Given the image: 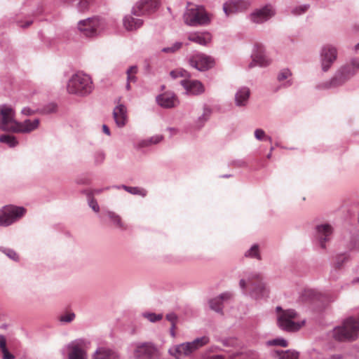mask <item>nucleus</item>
Returning <instances> with one entry per match:
<instances>
[{"mask_svg": "<svg viewBox=\"0 0 359 359\" xmlns=\"http://www.w3.org/2000/svg\"><path fill=\"white\" fill-rule=\"evenodd\" d=\"M272 150H273V148H271V151H270V153H269V154L267 155V156H266V157H267V158H271V151H272Z\"/></svg>", "mask_w": 359, "mask_h": 359, "instance_id": "56", "label": "nucleus"}, {"mask_svg": "<svg viewBox=\"0 0 359 359\" xmlns=\"http://www.w3.org/2000/svg\"><path fill=\"white\" fill-rule=\"evenodd\" d=\"M170 130L175 131V129H173V128H170Z\"/></svg>", "mask_w": 359, "mask_h": 359, "instance_id": "59", "label": "nucleus"}, {"mask_svg": "<svg viewBox=\"0 0 359 359\" xmlns=\"http://www.w3.org/2000/svg\"><path fill=\"white\" fill-rule=\"evenodd\" d=\"M189 65L201 72L212 68L215 64L214 58L202 53L192 55L189 60Z\"/></svg>", "mask_w": 359, "mask_h": 359, "instance_id": "10", "label": "nucleus"}, {"mask_svg": "<svg viewBox=\"0 0 359 359\" xmlns=\"http://www.w3.org/2000/svg\"><path fill=\"white\" fill-rule=\"evenodd\" d=\"M250 3L245 0H229L223 5V10L226 15L247 11Z\"/></svg>", "mask_w": 359, "mask_h": 359, "instance_id": "12", "label": "nucleus"}, {"mask_svg": "<svg viewBox=\"0 0 359 359\" xmlns=\"http://www.w3.org/2000/svg\"><path fill=\"white\" fill-rule=\"evenodd\" d=\"M69 359H86L81 342L73 343L69 346Z\"/></svg>", "mask_w": 359, "mask_h": 359, "instance_id": "22", "label": "nucleus"}, {"mask_svg": "<svg viewBox=\"0 0 359 359\" xmlns=\"http://www.w3.org/2000/svg\"><path fill=\"white\" fill-rule=\"evenodd\" d=\"M276 353L277 355H278L280 354V353H279V351H276Z\"/></svg>", "mask_w": 359, "mask_h": 359, "instance_id": "58", "label": "nucleus"}, {"mask_svg": "<svg viewBox=\"0 0 359 359\" xmlns=\"http://www.w3.org/2000/svg\"><path fill=\"white\" fill-rule=\"evenodd\" d=\"M188 39L201 46H206L211 42L212 36L208 32L191 33L189 35Z\"/></svg>", "mask_w": 359, "mask_h": 359, "instance_id": "23", "label": "nucleus"}, {"mask_svg": "<svg viewBox=\"0 0 359 359\" xmlns=\"http://www.w3.org/2000/svg\"><path fill=\"white\" fill-rule=\"evenodd\" d=\"M355 49H359V43L355 46Z\"/></svg>", "mask_w": 359, "mask_h": 359, "instance_id": "57", "label": "nucleus"}, {"mask_svg": "<svg viewBox=\"0 0 359 359\" xmlns=\"http://www.w3.org/2000/svg\"><path fill=\"white\" fill-rule=\"evenodd\" d=\"M170 74L173 79L182 77L185 79L187 77H189V74L186 70L181 69H175L170 72Z\"/></svg>", "mask_w": 359, "mask_h": 359, "instance_id": "35", "label": "nucleus"}, {"mask_svg": "<svg viewBox=\"0 0 359 359\" xmlns=\"http://www.w3.org/2000/svg\"><path fill=\"white\" fill-rule=\"evenodd\" d=\"M151 322H156L162 318V315H156L155 313H148L145 316Z\"/></svg>", "mask_w": 359, "mask_h": 359, "instance_id": "44", "label": "nucleus"}, {"mask_svg": "<svg viewBox=\"0 0 359 359\" xmlns=\"http://www.w3.org/2000/svg\"><path fill=\"white\" fill-rule=\"evenodd\" d=\"M182 46V43L176 42L171 47L164 48L162 51L164 53H175L180 50Z\"/></svg>", "mask_w": 359, "mask_h": 359, "instance_id": "38", "label": "nucleus"}, {"mask_svg": "<svg viewBox=\"0 0 359 359\" xmlns=\"http://www.w3.org/2000/svg\"><path fill=\"white\" fill-rule=\"evenodd\" d=\"M255 136L257 140H261L265 137V132L262 129H257L255 131Z\"/></svg>", "mask_w": 359, "mask_h": 359, "instance_id": "45", "label": "nucleus"}, {"mask_svg": "<svg viewBox=\"0 0 359 359\" xmlns=\"http://www.w3.org/2000/svg\"><path fill=\"white\" fill-rule=\"evenodd\" d=\"M209 339L207 337H203L195 339L192 342L183 343L175 346L170 348L169 353L177 359H180L184 356L190 355L198 348L207 344Z\"/></svg>", "mask_w": 359, "mask_h": 359, "instance_id": "6", "label": "nucleus"}, {"mask_svg": "<svg viewBox=\"0 0 359 359\" xmlns=\"http://www.w3.org/2000/svg\"><path fill=\"white\" fill-rule=\"evenodd\" d=\"M355 68H359V62L354 60L351 65L340 68L330 80L319 83L317 88L327 90L343 85L355 74Z\"/></svg>", "mask_w": 359, "mask_h": 359, "instance_id": "3", "label": "nucleus"}, {"mask_svg": "<svg viewBox=\"0 0 359 359\" xmlns=\"http://www.w3.org/2000/svg\"><path fill=\"white\" fill-rule=\"evenodd\" d=\"M245 257L257 258L258 259H261V257L259 252V246L257 245H254L252 248L248 250L245 254Z\"/></svg>", "mask_w": 359, "mask_h": 359, "instance_id": "31", "label": "nucleus"}, {"mask_svg": "<svg viewBox=\"0 0 359 359\" xmlns=\"http://www.w3.org/2000/svg\"><path fill=\"white\" fill-rule=\"evenodd\" d=\"M181 85L186 90L187 94L197 95L205 91L203 84L198 80L183 79L180 81Z\"/></svg>", "mask_w": 359, "mask_h": 359, "instance_id": "17", "label": "nucleus"}, {"mask_svg": "<svg viewBox=\"0 0 359 359\" xmlns=\"http://www.w3.org/2000/svg\"><path fill=\"white\" fill-rule=\"evenodd\" d=\"M166 319L168 320H169L170 322H171V323H172L171 334L172 337H175L174 329L175 327V323L177 321V316L173 313H169L166 316Z\"/></svg>", "mask_w": 359, "mask_h": 359, "instance_id": "39", "label": "nucleus"}, {"mask_svg": "<svg viewBox=\"0 0 359 359\" xmlns=\"http://www.w3.org/2000/svg\"><path fill=\"white\" fill-rule=\"evenodd\" d=\"M274 15V11L271 6H266L261 9H257L250 14L252 22L259 24L262 23Z\"/></svg>", "mask_w": 359, "mask_h": 359, "instance_id": "16", "label": "nucleus"}, {"mask_svg": "<svg viewBox=\"0 0 359 359\" xmlns=\"http://www.w3.org/2000/svg\"><path fill=\"white\" fill-rule=\"evenodd\" d=\"M255 52L252 56V62L250 64L249 67H252L256 65L261 67L269 65L270 60L264 55V48L262 45L255 46Z\"/></svg>", "mask_w": 359, "mask_h": 359, "instance_id": "20", "label": "nucleus"}, {"mask_svg": "<svg viewBox=\"0 0 359 359\" xmlns=\"http://www.w3.org/2000/svg\"><path fill=\"white\" fill-rule=\"evenodd\" d=\"M231 294L229 292L222 294L220 296L212 299L210 301V307L216 312H221L222 310V305L223 302L231 299Z\"/></svg>", "mask_w": 359, "mask_h": 359, "instance_id": "24", "label": "nucleus"}, {"mask_svg": "<svg viewBox=\"0 0 359 359\" xmlns=\"http://www.w3.org/2000/svg\"><path fill=\"white\" fill-rule=\"evenodd\" d=\"M210 114L211 111L210 109L204 108L203 115L198 118V120L197 121L198 127H201L203 126L204 123L209 118Z\"/></svg>", "mask_w": 359, "mask_h": 359, "instance_id": "33", "label": "nucleus"}, {"mask_svg": "<svg viewBox=\"0 0 359 359\" xmlns=\"http://www.w3.org/2000/svg\"><path fill=\"white\" fill-rule=\"evenodd\" d=\"M184 22L190 26L207 25L210 18L202 6H195L187 9L184 15Z\"/></svg>", "mask_w": 359, "mask_h": 359, "instance_id": "9", "label": "nucleus"}, {"mask_svg": "<svg viewBox=\"0 0 359 359\" xmlns=\"http://www.w3.org/2000/svg\"><path fill=\"white\" fill-rule=\"evenodd\" d=\"M105 27L104 21L97 17L81 20L78 23V29L87 37H93L99 34Z\"/></svg>", "mask_w": 359, "mask_h": 359, "instance_id": "8", "label": "nucleus"}, {"mask_svg": "<svg viewBox=\"0 0 359 359\" xmlns=\"http://www.w3.org/2000/svg\"><path fill=\"white\" fill-rule=\"evenodd\" d=\"M93 359H119V357L114 351L101 348L96 351Z\"/></svg>", "mask_w": 359, "mask_h": 359, "instance_id": "25", "label": "nucleus"}, {"mask_svg": "<svg viewBox=\"0 0 359 359\" xmlns=\"http://www.w3.org/2000/svg\"><path fill=\"white\" fill-rule=\"evenodd\" d=\"M268 346H280L282 347L287 346V342L283 339H276L269 340L266 342Z\"/></svg>", "mask_w": 359, "mask_h": 359, "instance_id": "36", "label": "nucleus"}, {"mask_svg": "<svg viewBox=\"0 0 359 359\" xmlns=\"http://www.w3.org/2000/svg\"><path fill=\"white\" fill-rule=\"evenodd\" d=\"M291 76V72L288 69H283L278 76L279 81H282Z\"/></svg>", "mask_w": 359, "mask_h": 359, "instance_id": "41", "label": "nucleus"}, {"mask_svg": "<svg viewBox=\"0 0 359 359\" xmlns=\"http://www.w3.org/2000/svg\"><path fill=\"white\" fill-rule=\"evenodd\" d=\"M278 312V324L285 331L294 332L299 330L304 322L297 321L298 315L294 310H283L281 307L276 308Z\"/></svg>", "mask_w": 359, "mask_h": 359, "instance_id": "5", "label": "nucleus"}, {"mask_svg": "<svg viewBox=\"0 0 359 359\" xmlns=\"http://www.w3.org/2000/svg\"><path fill=\"white\" fill-rule=\"evenodd\" d=\"M158 0H141L133 8L135 15L149 14L154 12L158 7Z\"/></svg>", "mask_w": 359, "mask_h": 359, "instance_id": "13", "label": "nucleus"}, {"mask_svg": "<svg viewBox=\"0 0 359 359\" xmlns=\"http://www.w3.org/2000/svg\"><path fill=\"white\" fill-rule=\"evenodd\" d=\"M308 7L306 6H300L298 7L294 8L292 10V13L294 15H301L304 13H305L307 11Z\"/></svg>", "mask_w": 359, "mask_h": 359, "instance_id": "43", "label": "nucleus"}, {"mask_svg": "<svg viewBox=\"0 0 359 359\" xmlns=\"http://www.w3.org/2000/svg\"><path fill=\"white\" fill-rule=\"evenodd\" d=\"M89 205L95 212H97L99 211V205L94 198L90 201Z\"/></svg>", "mask_w": 359, "mask_h": 359, "instance_id": "48", "label": "nucleus"}, {"mask_svg": "<svg viewBox=\"0 0 359 359\" xmlns=\"http://www.w3.org/2000/svg\"><path fill=\"white\" fill-rule=\"evenodd\" d=\"M161 135H156L154 137H151L149 140H144L140 143V147H143L148 145H150L151 144H157L162 140Z\"/></svg>", "mask_w": 359, "mask_h": 359, "instance_id": "34", "label": "nucleus"}, {"mask_svg": "<svg viewBox=\"0 0 359 359\" xmlns=\"http://www.w3.org/2000/svg\"><path fill=\"white\" fill-rule=\"evenodd\" d=\"M107 215H108L109 218L111 219V221L113 222V224L116 226H117L120 229H126V226L122 222L121 218L118 215H117L116 214H115L113 212H109Z\"/></svg>", "mask_w": 359, "mask_h": 359, "instance_id": "29", "label": "nucleus"}, {"mask_svg": "<svg viewBox=\"0 0 359 359\" xmlns=\"http://www.w3.org/2000/svg\"><path fill=\"white\" fill-rule=\"evenodd\" d=\"M93 0H80V1L78 4V8L79 11L84 12L86 11L90 4L92 2Z\"/></svg>", "mask_w": 359, "mask_h": 359, "instance_id": "40", "label": "nucleus"}, {"mask_svg": "<svg viewBox=\"0 0 359 359\" xmlns=\"http://www.w3.org/2000/svg\"><path fill=\"white\" fill-rule=\"evenodd\" d=\"M280 359H298V353L294 351H287L282 352Z\"/></svg>", "mask_w": 359, "mask_h": 359, "instance_id": "37", "label": "nucleus"}, {"mask_svg": "<svg viewBox=\"0 0 359 359\" xmlns=\"http://www.w3.org/2000/svg\"><path fill=\"white\" fill-rule=\"evenodd\" d=\"M321 67L323 72H327L337 57V49L332 46H325L321 51Z\"/></svg>", "mask_w": 359, "mask_h": 359, "instance_id": "11", "label": "nucleus"}, {"mask_svg": "<svg viewBox=\"0 0 359 359\" xmlns=\"http://www.w3.org/2000/svg\"><path fill=\"white\" fill-rule=\"evenodd\" d=\"M142 21L140 19H135L132 16H126L123 20V25L127 30L132 31L140 27Z\"/></svg>", "mask_w": 359, "mask_h": 359, "instance_id": "26", "label": "nucleus"}, {"mask_svg": "<svg viewBox=\"0 0 359 359\" xmlns=\"http://www.w3.org/2000/svg\"><path fill=\"white\" fill-rule=\"evenodd\" d=\"M0 142L7 144L11 147H15L18 143L15 137L10 135H1Z\"/></svg>", "mask_w": 359, "mask_h": 359, "instance_id": "30", "label": "nucleus"}, {"mask_svg": "<svg viewBox=\"0 0 359 359\" xmlns=\"http://www.w3.org/2000/svg\"><path fill=\"white\" fill-rule=\"evenodd\" d=\"M332 232V227L328 224H323L316 226V237L322 248H325V242L330 240Z\"/></svg>", "mask_w": 359, "mask_h": 359, "instance_id": "18", "label": "nucleus"}, {"mask_svg": "<svg viewBox=\"0 0 359 359\" xmlns=\"http://www.w3.org/2000/svg\"><path fill=\"white\" fill-rule=\"evenodd\" d=\"M113 116L117 126L123 127L126 125L128 120L127 109L123 104L120 103V100L114 109Z\"/></svg>", "mask_w": 359, "mask_h": 359, "instance_id": "21", "label": "nucleus"}, {"mask_svg": "<svg viewBox=\"0 0 359 359\" xmlns=\"http://www.w3.org/2000/svg\"><path fill=\"white\" fill-rule=\"evenodd\" d=\"M208 359H224V358L219 355H215V356L210 357Z\"/></svg>", "mask_w": 359, "mask_h": 359, "instance_id": "54", "label": "nucleus"}, {"mask_svg": "<svg viewBox=\"0 0 359 359\" xmlns=\"http://www.w3.org/2000/svg\"><path fill=\"white\" fill-rule=\"evenodd\" d=\"M26 209L13 205H5L0 209V226H8L22 218Z\"/></svg>", "mask_w": 359, "mask_h": 359, "instance_id": "7", "label": "nucleus"}, {"mask_svg": "<svg viewBox=\"0 0 359 359\" xmlns=\"http://www.w3.org/2000/svg\"><path fill=\"white\" fill-rule=\"evenodd\" d=\"M67 91L72 94L85 95L93 90V82L91 78L85 74L77 73L69 79Z\"/></svg>", "mask_w": 359, "mask_h": 359, "instance_id": "4", "label": "nucleus"}, {"mask_svg": "<svg viewBox=\"0 0 359 359\" xmlns=\"http://www.w3.org/2000/svg\"><path fill=\"white\" fill-rule=\"evenodd\" d=\"M239 285H240V287L242 288V289H245V287H246V282L245 280L243 279H241L240 280V283H239Z\"/></svg>", "mask_w": 359, "mask_h": 359, "instance_id": "53", "label": "nucleus"}, {"mask_svg": "<svg viewBox=\"0 0 359 359\" xmlns=\"http://www.w3.org/2000/svg\"><path fill=\"white\" fill-rule=\"evenodd\" d=\"M0 348L1 351L6 348V339L3 335H0Z\"/></svg>", "mask_w": 359, "mask_h": 359, "instance_id": "50", "label": "nucleus"}, {"mask_svg": "<svg viewBox=\"0 0 359 359\" xmlns=\"http://www.w3.org/2000/svg\"><path fill=\"white\" fill-rule=\"evenodd\" d=\"M14 114L13 109L8 107L2 106L0 107L1 129L14 133H28L39 127V119H27L22 123H20L15 120Z\"/></svg>", "mask_w": 359, "mask_h": 359, "instance_id": "1", "label": "nucleus"}, {"mask_svg": "<svg viewBox=\"0 0 359 359\" xmlns=\"http://www.w3.org/2000/svg\"><path fill=\"white\" fill-rule=\"evenodd\" d=\"M3 252L11 259L15 261L18 260V255L14 250L11 249H5L3 250Z\"/></svg>", "mask_w": 359, "mask_h": 359, "instance_id": "42", "label": "nucleus"}, {"mask_svg": "<svg viewBox=\"0 0 359 359\" xmlns=\"http://www.w3.org/2000/svg\"><path fill=\"white\" fill-rule=\"evenodd\" d=\"M74 316L75 315L74 313H68L61 316L60 320L64 322H71L74 318Z\"/></svg>", "mask_w": 359, "mask_h": 359, "instance_id": "46", "label": "nucleus"}, {"mask_svg": "<svg viewBox=\"0 0 359 359\" xmlns=\"http://www.w3.org/2000/svg\"><path fill=\"white\" fill-rule=\"evenodd\" d=\"M30 24H31V22H26V24L25 25H21V26L24 27H27L29 26Z\"/></svg>", "mask_w": 359, "mask_h": 359, "instance_id": "55", "label": "nucleus"}, {"mask_svg": "<svg viewBox=\"0 0 359 359\" xmlns=\"http://www.w3.org/2000/svg\"><path fill=\"white\" fill-rule=\"evenodd\" d=\"M156 353V348L151 343L137 344L134 350L137 359H152Z\"/></svg>", "mask_w": 359, "mask_h": 359, "instance_id": "14", "label": "nucleus"}, {"mask_svg": "<svg viewBox=\"0 0 359 359\" xmlns=\"http://www.w3.org/2000/svg\"><path fill=\"white\" fill-rule=\"evenodd\" d=\"M22 113L25 115L29 116L33 114V111H32L29 108H24L22 110Z\"/></svg>", "mask_w": 359, "mask_h": 359, "instance_id": "51", "label": "nucleus"}, {"mask_svg": "<svg viewBox=\"0 0 359 359\" xmlns=\"http://www.w3.org/2000/svg\"><path fill=\"white\" fill-rule=\"evenodd\" d=\"M359 334V317H349L333 330V337L338 341H354Z\"/></svg>", "mask_w": 359, "mask_h": 359, "instance_id": "2", "label": "nucleus"}, {"mask_svg": "<svg viewBox=\"0 0 359 359\" xmlns=\"http://www.w3.org/2000/svg\"><path fill=\"white\" fill-rule=\"evenodd\" d=\"M346 258L343 255H340L337 258V261L334 264L335 268L339 269L343 264V262L345 261Z\"/></svg>", "mask_w": 359, "mask_h": 359, "instance_id": "47", "label": "nucleus"}, {"mask_svg": "<svg viewBox=\"0 0 359 359\" xmlns=\"http://www.w3.org/2000/svg\"><path fill=\"white\" fill-rule=\"evenodd\" d=\"M137 72V68L136 66H132L127 70V84L126 89L129 90L130 89V83L136 81V74Z\"/></svg>", "mask_w": 359, "mask_h": 359, "instance_id": "28", "label": "nucleus"}, {"mask_svg": "<svg viewBox=\"0 0 359 359\" xmlns=\"http://www.w3.org/2000/svg\"><path fill=\"white\" fill-rule=\"evenodd\" d=\"M250 96V90L248 88H241L236 94V102L238 106L245 105Z\"/></svg>", "mask_w": 359, "mask_h": 359, "instance_id": "27", "label": "nucleus"}, {"mask_svg": "<svg viewBox=\"0 0 359 359\" xmlns=\"http://www.w3.org/2000/svg\"><path fill=\"white\" fill-rule=\"evenodd\" d=\"M248 283L252 289V294L255 297L264 296L266 289L262 283V276L261 274H253L248 280Z\"/></svg>", "mask_w": 359, "mask_h": 359, "instance_id": "15", "label": "nucleus"}, {"mask_svg": "<svg viewBox=\"0 0 359 359\" xmlns=\"http://www.w3.org/2000/svg\"><path fill=\"white\" fill-rule=\"evenodd\" d=\"M123 188L126 191H127L128 192H129L132 194H137V195H140V196H146V194H147V191L144 189H140L138 187H131L123 186Z\"/></svg>", "mask_w": 359, "mask_h": 359, "instance_id": "32", "label": "nucleus"}, {"mask_svg": "<svg viewBox=\"0 0 359 359\" xmlns=\"http://www.w3.org/2000/svg\"><path fill=\"white\" fill-rule=\"evenodd\" d=\"M158 104L164 108L175 107L179 104L177 96L171 92H166L156 97Z\"/></svg>", "mask_w": 359, "mask_h": 359, "instance_id": "19", "label": "nucleus"}, {"mask_svg": "<svg viewBox=\"0 0 359 359\" xmlns=\"http://www.w3.org/2000/svg\"><path fill=\"white\" fill-rule=\"evenodd\" d=\"M102 130H103V132L107 134V135H110V131H109V128H108V126H107L106 125H103L102 126Z\"/></svg>", "mask_w": 359, "mask_h": 359, "instance_id": "52", "label": "nucleus"}, {"mask_svg": "<svg viewBox=\"0 0 359 359\" xmlns=\"http://www.w3.org/2000/svg\"><path fill=\"white\" fill-rule=\"evenodd\" d=\"M3 353V359H14L13 355H12L7 348L1 351Z\"/></svg>", "mask_w": 359, "mask_h": 359, "instance_id": "49", "label": "nucleus"}]
</instances>
